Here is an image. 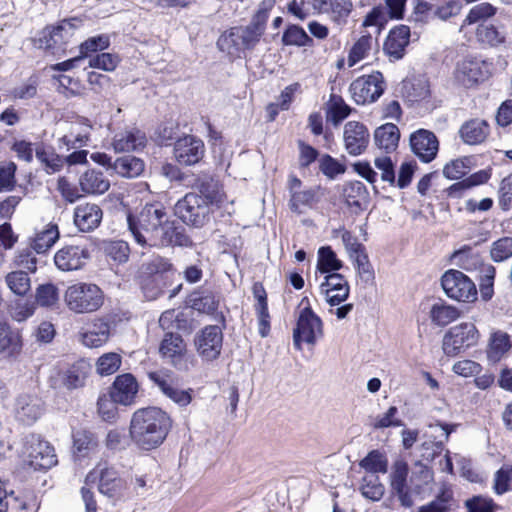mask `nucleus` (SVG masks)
<instances>
[{"label":"nucleus","instance_id":"1","mask_svg":"<svg viewBox=\"0 0 512 512\" xmlns=\"http://www.w3.org/2000/svg\"><path fill=\"white\" fill-rule=\"evenodd\" d=\"M171 426L170 416L162 409L141 408L132 415L129 434L137 447L151 450L163 443Z\"/></svg>","mask_w":512,"mask_h":512},{"label":"nucleus","instance_id":"2","mask_svg":"<svg viewBox=\"0 0 512 512\" xmlns=\"http://www.w3.org/2000/svg\"><path fill=\"white\" fill-rule=\"evenodd\" d=\"M167 217L162 204H146L136 217L128 216V227L135 241L141 246H147Z\"/></svg>","mask_w":512,"mask_h":512},{"label":"nucleus","instance_id":"3","mask_svg":"<svg viewBox=\"0 0 512 512\" xmlns=\"http://www.w3.org/2000/svg\"><path fill=\"white\" fill-rule=\"evenodd\" d=\"M67 309L75 314L97 311L104 303V293L93 283L78 282L69 285L63 294Z\"/></svg>","mask_w":512,"mask_h":512},{"label":"nucleus","instance_id":"4","mask_svg":"<svg viewBox=\"0 0 512 512\" xmlns=\"http://www.w3.org/2000/svg\"><path fill=\"white\" fill-rule=\"evenodd\" d=\"M299 308L296 326L293 329V345L297 350H302L303 343L314 345L322 337L323 323L312 310L307 297L301 300Z\"/></svg>","mask_w":512,"mask_h":512},{"label":"nucleus","instance_id":"5","mask_svg":"<svg viewBox=\"0 0 512 512\" xmlns=\"http://www.w3.org/2000/svg\"><path fill=\"white\" fill-rule=\"evenodd\" d=\"M148 378L166 398L179 407H186L191 403L193 390L182 388L179 377L171 370L149 372Z\"/></svg>","mask_w":512,"mask_h":512},{"label":"nucleus","instance_id":"6","mask_svg":"<svg viewBox=\"0 0 512 512\" xmlns=\"http://www.w3.org/2000/svg\"><path fill=\"white\" fill-rule=\"evenodd\" d=\"M174 212L185 224L200 228L208 222L211 209L202 196L188 193L177 201Z\"/></svg>","mask_w":512,"mask_h":512},{"label":"nucleus","instance_id":"7","mask_svg":"<svg viewBox=\"0 0 512 512\" xmlns=\"http://www.w3.org/2000/svg\"><path fill=\"white\" fill-rule=\"evenodd\" d=\"M98 481V490L108 498L118 500L125 496L126 483L117 471L105 463L98 464L85 479L86 486Z\"/></svg>","mask_w":512,"mask_h":512},{"label":"nucleus","instance_id":"8","mask_svg":"<svg viewBox=\"0 0 512 512\" xmlns=\"http://www.w3.org/2000/svg\"><path fill=\"white\" fill-rule=\"evenodd\" d=\"M384 90V77L379 71L356 78L349 87L351 97L358 105L374 103L381 97Z\"/></svg>","mask_w":512,"mask_h":512},{"label":"nucleus","instance_id":"9","mask_svg":"<svg viewBox=\"0 0 512 512\" xmlns=\"http://www.w3.org/2000/svg\"><path fill=\"white\" fill-rule=\"evenodd\" d=\"M478 330L473 323H461L451 327L444 335L442 349L445 355L454 357L478 341Z\"/></svg>","mask_w":512,"mask_h":512},{"label":"nucleus","instance_id":"10","mask_svg":"<svg viewBox=\"0 0 512 512\" xmlns=\"http://www.w3.org/2000/svg\"><path fill=\"white\" fill-rule=\"evenodd\" d=\"M441 285L446 295L460 302H471L476 299L475 284L461 271L449 270L441 279Z\"/></svg>","mask_w":512,"mask_h":512},{"label":"nucleus","instance_id":"11","mask_svg":"<svg viewBox=\"0 0 512 512\" xmlns=\"http://www.w3.org/2000/svg\"><path fill=\"white\" fill-rule=\"evenodd\" d=\"M196 351L202 360L210 362L216 360L222 350L223 333L219 326L208 325L201 329L194 339Z\"/></svg>","mask_w":512,"mask_h":512},{"label":"nucleus","instance_id":"12","mask_svg":"<svg viewBox=\"0 0 512 512\" xmlns=\"http://www.w3.org/2000/svg\"><path fill=\"white\" fill-rule=\"evenodd\" d=\"M26 453L29 465L35 470L50 469L57 464V456L53 446L42 440L39 435H30Z\"/></svg>","mask_w":512,"mask_h":512},{"label":"nucleus","instance_id":"13","mask_svg":"<svg viewBox=\"0 0 512 512\" xmlns=\"http://www.w3.org/2000/svg\"><path fill=\"white\" fill-rule=\"evenodd\" d=\"M408 475V463L403 459L394 461L389 474L390 489L391 493L398 498L404 507L413 505L411 491L407 483Z\"/></svg>","mask_w":512,"mask_h":512},{"label":"nucleus","instance_id":"14","mask_svg":"<svg viewBox=\"0 0 512 512\" xmlns=\"http://www.w3.org/2000/svg\"><path fill=\"white\" fill-rule=\"evenodd\" d=\"M175 160L184 166H191L198 163L205 154L203 141L193 135H186L174 143Z\"/></svg>","mask_w":512,"mask_h":512},{"label":"nucleus","instance_id":"15","mask_svg":"<svg viewBox=\"0 0 512 512\" xmlns=\"http://www.w3.org/2000/svg\"><path fill=\"white\" fill-rule=\"evenodd\" d=\"M192 240L185 234L181 226H177L174 221L169 220L162 224L158 232L154 235L148 246L167 247V246H191Z\"/></svg>","mask_w":512,"mask_h":512},{"label":"nucleus","instance_id":"16","mask_svg":"<svg viewBox=\"0 0 512 512\" xmlns=\"http://www.w3.org/2000/svg\"><path fill=\"white\" fill-rule=\"evenodd\" d=\"M410 146L422 162L429 163L437 156L439 141L432 131L419 129L410 135Z\"/></svg>","mask_w":512,"mask_h":512},{"label":"nucleus","instance_id":"17","mask_svg":"<svg viewBox=\"0 0 512 512\" xmlns=\"http://www.w3.org/2000/svg\"><path fill=\"white\" fill-rule=\"evenodd\" d=\"M343 140L348 154L358 156L368 147L370 134L363 123L349 121L344 125Z\"/></svg>","mask_w":512,"mask_h":512},{"label":"nucleus","instance_id":"18","mask_svg":"<svg viewBox=\"0 0 512 512\" xmlns=\"http://www.w3.org/2000/svg\"><path fill=\"white\" fill-rule=\"evenodd\" d=\"M320 293L330 306H339L350 293V286L345 277L339 273H330L320 284Z\"/></svg>","mask_w":512,"mask_h":512},{"label":"nucleus","instance_id":"19","mask_svg":"<svg viewBox=\"0 0 512 512\" xmlns=\"http://www.w3.org/2000/svg\"><path fill=\"white\" fill-rule=\"evenodd\" d=\"M139 391L136 378L130 373L118 375L110 389V397L114 403L129 406L134 404Z\"/></svg>","mask_w":512,"mask_h":512},{"label":"nucleus","instance_id":"20","mask_svg":"<svg viewBox=\"0 0 512 512\" xmlns=\"http://www.w3.org/2000/svg\"><path fill=\"white\" fill-rule=\"evenodd\" d=\"M88 258L89 252L85 247L68 245L55 253L54 263L61 271H75L81 269Z\"/></svg>","mask_w":512,"mask_h":512},{"label":"nucleus","instance_id":"21","mask_svg":"<svg viewBox=\"0 0 512 512\" xmlns=\"http://www.w3.org/2000/svg\"><path fill=\"white\" fill-rule=\"evenodd\" d=\"M103 211L96 203L84 202L74 208L73 222L81 232H91L99 227Z\"/></svg>","mask_w":512,"mask_h":512},{"label":"nucleus","instance_id":"22","mask_svg":"<svg viewBox=\"0 0 512 512\" xmlns=\"http://www.w3.org/2000/svg\"><path fill=\"white\" fill-rule=\"evenodd\" d=\"M483 62L476 58H464L457 62L454 79L463 87H471L484 79Z\"/></svg>","mask_w":512,"mask_h":512},{"label":"nucleus","instance_id":"23","mask_svg":"<svg viewBox=\"0 0 512 512\" xmlns=\"http://www.w3.org/2000/svg\"><path fill=\"white\" fill-rule=\"evenodd\" d=\"M74 28L72 20H63L57 26L45 28L38 39L39 48L45 50L54 49L72 36Z\"/></svg>","mask_w":512,"mask_h":512},{"label":"nucleus","instance_id":"24","mask_svg":"<svg viewBox=\"0 0 512 512\" xmlns=\"http://www.w3.org/2000/svg\"><path fill=\"white\" fill-rule=\"evenodd\" d=\"M43 413L42 401L32 395H21L17 398L15 404L16 418L26 424L30 425L37 421Z\"/></svg>","mask_w":512,"mask_h":512},{"label":"nucleus","instance_id":"25","mask_svg":"<svg viewBox=\"0 0 512 512\" xmlns=\"http://www.w3.org/2000/svg\"><path fill=\"white\" fill-rule=\"evenodd\" d=\"M410 28L400 25L392 29L384 43V51L395 60L403 57L406 46L409 44Z\"/></svg>","mask_w":512,"mask_h":512},{"label":"nucleus","instance_id":"26","mask_svg":"<svg viewBox=\"0 0 512 512\" xmlns=\"http://www.w3.org/2000/svg\"><path fill=\"white\" fill-rule=\"evenodd\" d=\"M79 186L84 194L101 195L110 188V181L102 171L88 169L80 175Z\"/></svg>","mask_w":512,"mask_h":512},{"label":"nucleus","instance_id":"27","mask_svg":"<svg viewBox=\"0 0 512 512\" xmlns=\"http://www.w3.org/2000/svg\"><path fill=\"white\" fill-rule=\"evenodd\" d=\"M92 124L87 118L79 117L71 122L68 131L60 141L67 147L83 146L89 140Z\"/></svg>","mask_w":512,"mask_h":512},{"label":"nucleus","instance_id":"28","mask_svg":"<svg viewBox=\"0 0 512 512\" xmlns=\"http://www.w3.org/2000/svg\"><path fill=\"white\" fill-rule=\"evenodd\" d=\"M159 352L163 359L177 366L186 352V344L181 335L167 333L161 341Z\"/></svg>","mask_w":512,"mask_h":512},{"label":"nucleus","instance_id":"29","mask_svg":"<svg viewBox=\"0 0 512 512\" xmlns=\"http://www.w3.org/2000/svg\"><path fill=\"white\" fill-rule=\"evenodd\" d=\"M145 143V134L133 128L115 134L112 145L116 152H129L144 147Z\"/></svg>","mask_w":512,"mask_h":512},{"label":"nucleus","instance_id":"30","mask_svg":"<svg viewBox=\"0 0 512 512\" xmlns=\"http://www.w3.org/2000/svg\"><path fill=\"white\" fill-rule=\"evenodd\" d=\"M320 201V187H310L304 190L293 191L290 198V208L298 214L312 209Z\"/></svg>","mask_w":512,"mask_h":512},{"label":"nucleus","instance_id":"31","mask_svg":"<svg viewBox=\"0 0 512 512\" xmlns=\"http://www.w3.org/2000/svg\"><path fill=\"white\" fill-rule=\"evenodd\" d=\"M459 134L466 144H480L489 134V125L484 120L472 119L461 126Z\"/></svg>","mask_w":512,"mask_h":512},{"label":"nucleus","instance_id":"32","mask_svg":"<svg viewBox=\"0 0 512 512\" xmlns=\"http://www.w3.org/2000/svg\"><path fill=\"white\" fill-rule=\"evenodd\" d=\"M399 139V129L393 123H386L378 127L374 132L376 146L387 153H390L397 148Z\"/></svg>","mask_w":512,"mask_h":512},{"label":"nucleus","instance_id":"33","mask_svg":"<svg viewBox=\"0 0 512 512\" xmlns=\"http://www.w3.org/2000/svg\"><path fill=\"white\" fill-rule=\"evenodd\" d=\"M109 337L110 325L103 320H97L91 329L81 333V342L88 348H98L104 345Z\"/></svg>","mask_w":512,"mask_h":512},{"label":"nucleus","instance_id":"34","mask_svg":"<svg viewBox=\"0 0 512 512\" xmlns=\"http://www.w3.org/2000/svg\"><path fill=\"white\" fill-rule=\"evenodd\" d=\"M90 366L81 360L72 364L62 376V383L67 389H77L84 386Z\"/></svg>","mask_w":512,"mask_h":512},{"label":"nucleus","instance_id":"35","mask_svg":"<svg viewBox=\"0 0 512 512\" xmlns=\"http://www.w3.org/2000/svg\"><path fill=\"white\" fill-rule=\"evenodd\" d=\"M378 47L377 41L371 35L361 36L351 47L347 62L349 67H353L358 62L369 57L373 50Z\"/></svg>","mask_w":512,"mask_h":512},{"label":"nucleus","instance_id":"36","mask_svg":"<svg viewBox=\"0 0 512 512\" xmlns=\"http://www.w3.org/2000/svg\"><path fill=\"white\" fill-rule=\"evenodd\" d=\"M200 196H202L206 203L210 206L220 208L226 201V195L222 190L219 182L213 178H206L199 184Z\"/></svg>","mask_w":512,"mask_h":512},{"label":"nucleus","instance_id":"37","mask_svg":"<svg viewBox=\"0 0 512 512\" xmlns=\"http://www.w3.org/2000/svg\"><path fill=\"white\" fill-rule=\"evenodd\" d=\"M59 239V230L56 224H48L45 228L37 232L31 240L30 246L36 253L47 252Z\"/></svg>","mask_w":512,"mask_h":512},{"label":"nucleus","instance_id":"38","mask_svg":"<svg viewBox=\"0 0 512 512\" xmlns=\"http://www.w3.org/2000/svg\"><path fill=\"white\" fill-rule=\"evenodd\" d=\"M35 155L49 174L60 171L65 163L64 158L58 155L52 147L40 143L35 147Z\"/></svg>","mask_w":512,"mask_h":512},{"label":"nucleus","instance_id":"39","mask_svg":"<svg viewBox=\"0 0 512 512\" xmlns=\"http://www.w3.org/2000/svg\"><path fill=\"white\" fill-rule=\"evenodd\" d=\"M144 162L135 156L127 155L120 157L113 163V170L120 176L135 178L144 171Z\"/></svg>","mask_w":512,"mask_h":512},{"label":"nucleus","instance_id":"40","mask_svg":"<svg viewBox=\"0 0 512 512\" xmlns=\"http://www.w3.org/2000/svg\"><path fill=\"white\" fill-rule=\"evenodd\" d=\"M455 506L453 491L444 485L436 498L430 503L419 507L418 512H449Z\"/></svg>","mask_w":512,"mask_h":512},{"label":"nucleus","instance_id":"41","mask_svg":"<svg viewBox=\"0 0 512 512\" xmlns=\"http://www.w3.org/2000/svg\"><path fill=\"white\" fill-rule=\"evenodd\" d=\"M97 445L98 442L90 431L77 430L73 433V453L77 458L89 456Z\"/></svg>","mask_w":512,"mask_h":512},{"label":"nucleus","instance_id":"42","mask_svg":"<svg viewBox=\"0 0 512 512\" xmlns=\"http://www.w3.org/2000/svg\"><path fill=\"white\" fill-rule=\"evenodd\" d=\"M510 348L511 343L508 334L502 331L494 332L489 340L487 357L489 361L496 363L502 359Z\"/></svg>","mask_w":512,"mask_h":512},{"label":"nucleus","instance_id":"43","mask_svg":"<svg viewBox=\"0 0 512 512\" xmlns=\"http://www.w3.org/2000/svg\"><path fill=\"white\" fill-rule=\"evenodd\" d=\"M429 316L433 324L444 327L457 320L460 312L456 307L440 302L432 305Z\"/></svg>","mask_w":512,"mask_h":512},{"label":"nucleus","instance_id":"44","mask_svg":"<svg viewBox=\"0 0 512 512\" xmlns=\"http://www.w3.org/2000/svg\"><path fill=\"white\" fill-rule=\"evenodd\" d=\"M360 492L363 497L371 501H379L385 493V486L378 475L365 473L361 479Z\"/></svg>","mask_w":512,"mask_h":512},{"label":"nucleus","instance_id":"45","mask_svg":"<svg viewBox=\"0 0 512 512\" xmlns=\"http://www.w3.org/2000/svg\"><path fill=\"white\" fill-rule=\"evenodd\" d=\"M217 46L222 52H226L233 57H240L241 53L244 52L237 27H232L222 33L217 40Z\"/></svg>","mask_w":512,"mask_h":512},{"label":"nucleus","instance_id":"46","mask_svg":"<svg viewBox=\"0 0 512 512\" xmlns=\"http://www.w3.org/2000/svg\"><path fill=\"white\" fill-rule=\"evenodd\" d=\"M359 466L365 473L385 474L388 471V459L379 450H372L359 462Z\"/></svg>","mask_w":512,"mask_h":512},{"label":"nucleus","instance_id":"47","mask_svg":"<svg viewBox=\"0 0 512 512\" xmlns=\"http://www.w3.org/2000/svg\"><path fill=\"white\" fill-rule=\"evenodd\" d=\"M476 36L480 42L492 47L499 46L506 40L505 32L491 23L480 24L477 28Z\"/></svg>","mask_w":512,"mask_h":512},{"label":"nucleus","instance_id":"48","mask_svg":"<svg viewBox=\"0 0 512 512\" xmlns=\"http://www.w3.org/2000/svg\"><path fill=\"white\" fill-rule=\"evenodd\" d=\"M5 283L12 293L25 296L31 290V280L27 272L22 270L9 272Z\"/></svg>","mask_w":512,"mask_h":512},{"label":"nucleus","instance_id":"49","mask_svg":"<svg viewBox=\"0 0 512 512\" xmlns=\"http://www.w3.org/2000/svg\"><path fill=\"white\" fill-rule=\"evenodd\" d=\"M20 348L19 336L12 331L6 322L0 321V353L12 355L17 353Z\"/></svg>","mask_w":512,"mask_h":512},{"label":"nucleus","instance_id":"50","mask_svg":"<svg viewBox=\"0 0 512 512\" xmlns=\"http://www.w3.org/2000/svg\"><path fill=\"white\" fill-rule=\"evenodd\" d=\"M190 303L194 310L210 315L217 310L219 300L212 292L193 293Z\"/></svg>","mask_w":512,"mask_h":512},{"label":"nucleus","instance_id":"51","mask_svg":"<svg viewBox=\"0 0 512 512\" xmlns=\"http://www.w3.org/2000/svg\"><path fill=\"white\" fill-rule=\"evenodd\" d=\"M282 42L287 46H311L313 40L305 30L297 25H290L286 28L282 36Z\"/></svg>","mask_w":512,"mask_h":512},{"label":"nucleus","instance_id":"52","mask_svg":"<svg viewBox=\"0 0 512 512\" xmlns=\"http://www.w3.org/2000/svg\"><path fill=\"white\" fill-rule=\"evenodd\" d=\"M103 249L106 256L118 264L126 263L129 259L130 247L125 241L105 242Z\"/></svg>","mask_w":512,"mask_h":512},{"label":"nucleus","instance_id":"53","mask_svg":"<svg viewBox=\"0 0 512 512\" xmlns=\"http://www.w3.org/2000/svg\"><path fill=\"white\" fill-rule=\"evenodd\" d=\"M342 267V262L337 259L335 252L331 247H321L318 251L317 269L321 273H330L338 271Z\"/></svg>","mask_w":512,"mask_h":512},{"label":"nucleus","instance_id":"54","mask_svg":"<svg viewBox=\"0 0 512 512\" xmlns=\"http://www.w3.org/2000/svg\"><path fill=\"white\" fill-rule=\"evenodd\" d=\"M121 363L122 358L118 353H105L101 355L96 361V372L100 376L112 375L119 370Z\"/></svg>","mask_w":512,"mask_h":512},{"label":"nucleus","instance_id":"55","mask_svg":"<svg viewBox=\"0 0 512 512\" xmlns=\"http://www.w3.org/2000/svg\"><path fill=\"white\" fill-rule=\"evenodd\" d=\"M237 32L240 33L241 44L244 50H246L255 47L260 41L264 29L251 21L247 26H237Z\"/></svg>","mask_w":512,"mask_h":512},{"label":"nucleus","instance_id":"56","mask_svg":"<svg viewBox=\"0 0 512 512\" xmlns=\"http://www.w3.org/2000/svg\"><path fill=\"white\" fill-rule=\"evenodd\" d=\"M329 119L334 125H338L349 116L351 108L345 103L341 96L332 94L329 101Z\"/></svg>","mask_w":512,"mask_h":512},{"label":"nucleus","instance_id":"57","mask_svg":"<svg viewBox=\"0 0 512 512\" xmlns=\"http://www.w3.org/2000/svg\"><path fill=\"white\" fill-rule=\"evenodd\" d=\"M490 257L496 262H505L512 257V237H502L494 241L490 247Z\"/></svg>","mask_w":512,"mask_h":512},{"label":"nucleus","instance_id":"58","mask_svg":"<svg viewBox=\"0 0 512 512\" xmlns=\"http://www.w3.org/2000/svg\"><path fill=\"white\" fill-rule=\"evenodd\" d=\"M59 299L58 288L52 283L41 284L36 288L35 300L42 307H51Z\"/></svg>","mask_w":512,"mask_h":512},{"label":"nucleus","instance_id":"59","mask_svg":"<svg viewBox=\"0 0 512 512\" xmlns=\"http://www.w3.org/2000/svg\"><path fill=\"white\" fill-rule=\"evenodd\" d=\"M398 409L395 406L389 407V409L377 415L372 419L371 425L374 429H385L389 427H400L403 425L402 420L397 416Z\"/></svg>","mask_w":512,"mask_h":512},{"label":"nucleus","instance_id":"60","mask_svg":"<svg viewBox=\"0 0 512 512\" xmlns=\"http://www.w3.org/2000/svg\"><path fill=\"white\" fill-rule=\"evenodd\" d=\"M481 278L479 283L480 294L483 300H490L494 294V279L496 269L494 266L488 264L482 268Z\"/></svg>","mask_w":512,"mask_h":512},{"label":"nucleus","instance_id":"61","mask_svg":"<svg viewBox=\"0 0 512 512\" xmlns=\"http://www.w3.org/2000/svg\"><path fill=\"white\" fill-rule=\"evenodd\" d=\"M512 465H503L494 475V492L502 495L512 489Z\"/></svg>","mask_w":512,"mask_h":512},{"label":"nucleus","instance_id":"62","mask_svg":"<svg viewBox=\"0 0 512 512\" xmlns=\"http://www.w3.org/2000/svg\"><path fill=\"white\" fill-rule=\"evenodd\" d=\"M109 45L110 39L107 35L102 34L90 37L80 45V56H82V59L89 57L91 53L105 50L109 47Z\"/></svg>","mask_w":512,"mask_h":512},{"label":"nucleus","instance_id":"63","mask_svg":"<svg viewBox=\"0 0 512 512\" xmlns=\"http://www.w3.org/2000/svg\"><path fill=\"white\" fill-rule=\"evenodd\" d=\"M496 8L490 3L483 2L472 7L463 21V26L474 24L482 19L492 17Z\"/></svg>","mask_w":512,"mask_h":512},{"label":"nucleus","instance_id":"64","mask_svg":"<svg viewBox=\"0 0 512 512\" xmlns=\"http://www.w3.org/2000/svg\"><path fill=\"white\" fill-rule=\"evenodd\" d=\"M469 159H455L447 163L443 168V175L448 179H460L469 171Z\"/></svg>","mask_w":512,"mask_h":512}]
</instances>
